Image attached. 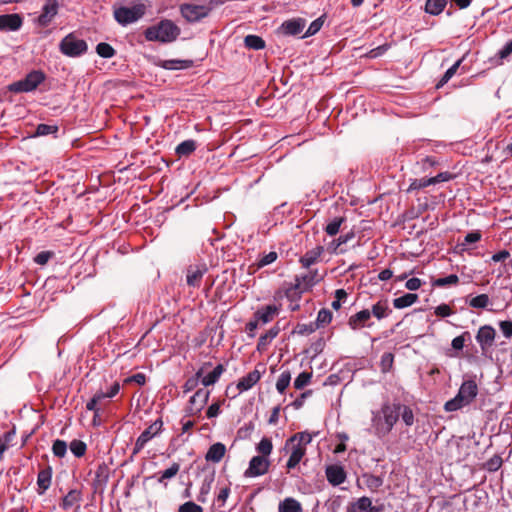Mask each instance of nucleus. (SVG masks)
Wrapping results in <instances>:
<instances>
[{
	"mask_svg": "<svg viewBox=\"0 0 512 512\" xmlns=\"http://www.w3.org/2000/svg\"><path fill=\"white\" fill-rule=\"evenodd\" d=\"M180 33V27L172 20L162 19L158 23L146 28L144 30V37L150 42L168 44L176 41Z\"/></svg>",
	"mask_w": 512,
	"mask_h": 512,
	"instance_id": "nucleus-1",
	"label": "nucleus"
},
{
	"mask_svg": "<svg viewBox=\"0 0 512 512\" xmlns=\"http://www.w3.org/2000/svg\"><path fill=\"white\" fill-rule=\"evenodd\" d=\"M478 394V386L474 379L464 380L456 396L447 401L444 408L448 412L457 411L473 402Z\"/></svg>",
	"mask_w": 512,
	"mask_h": 512,
	"instance_id": "nucleus-2",
	"label": "nucleus"
},
{
	"mask_svg": "<svg viewBox=\"0 0 512 512\" xmlns=\"http://www.w3.org/2000/svg\"><path fill=\"white\" fill-rule=\"evenodd\" d=\"M60 52L71 58L84 55L88 50V44L85 40L80 39L75 33H69L59 43Z\"/></svg>",
	"mask_w": 512,
	"mask_h": 512,
	"instance_id": "nucleus-3",
	"label": "nucleus"
},
{
	"mask_svg": "<svg viewBox=\"0 0 512 512\" xmlns=\"http://www.w3.org/2000/svg\"><path fill=\"white\" fill-rule=\"evenodd\" d=\"M45 80V74L40 70H33L28 73L24 79L13 82L7 89L14 93L31 92L35 90Z\"/></svg>",
	"mask_w": 512,
	"mask_h": 512,
	"instance_id": "nucleus-4",
	"label": "nucleus"
},
{
	"mask_svg": "<svg viewBox=\"0 0 512 512\" xmlns=\"http://www.w3.org/2000/svg\"><path fill=\"white\" fill-rule=\"evenodd\" d=\"M145 12L146 6L144 4H135L130 7L121 6L114 10V18L119 24L126 26L142 18Z\"/></svg>",
	"mask_w": 512,
	"mask_h": 512,
	"instance_id": "nucleus-5",
	"label": "nucleus"
},
{
	"mask_svg": "<svg viewBox=\"0 0 512 512\" xmlns=\"http://www.w3.org/2000/svg\"><path fill=\"white\" fill-rule=\"evenodd\" d=\"M317 277V271H310L302 276H296L295 277V283L289 287L285 295L288 299L293 302L295 299L299 298V290L300 289H308L312 286H314L319 280L316 279Z\"/></svg>",
	"mask_w": 512,
	"mask_h": 512,
	"instance_id": "nucleus-6",
	"label": "nucleus"
},
{
	"mask_svg": "<svg viewBox=\"0 0 512 512\" xmlns=\"http://www.w3.org/2000/svg\"><path fill=\"white\" fill-rule=\"evenodd\" d=\"M212 10V5H200L193 3H184L180 5V13L188 22H199L207 17Z\"/></svg>",
	"mask_w": 512,
	"mask_h": 512,
	"instance_id": "nucleus-7",
	"label": "nucleus"
},
{
	"mask_svg": "<svg viewBox=\"0 0 512 512\" xmlns=\"http://www.w3.org/2000/svg\"><path fill=\"white\" fill-rule=\"evenodd\" d=\"M496 331L491 325H483L478 329L475 336L477 343L480 346L481 354L487 356L495 341Z\"/></svg>",
	"mask_w": 512,
	"mask_h": 512,
	"instance_id": "nucleus-8",
	"label": "nucleus"
},
{
	"mask_svg": "<svg viewBox=\"0 0 512 512\" xmlns=\"http://www.w3.org/2000/svg\"><path fill=\"white\" fill-rule=\"evenodd\" d=\"M270 467V461L263 456H253L249 461V466L244 472L246 478L258 477L266 474Z\"/></svg>",
	"mask_w": 512,
	"mask_h": 512,
	"instance_id": "nucleus-9",
	"label": "nucleus"
},
{
	"mask_svg": "<svg viewBox=\"0 0 512 512\" xmlns=\"http://www.w3.org/2000/svg\"><path fill=\"white\" fill-rule=\"evenodd\" d=\"M208 272L206 263L191 264L186 269V283L189 287L199 288L203 276Z\"/></svg>",
	"mask_w": 512,
	"mask_h": 512,
	"instance_id": "nucleus-10",
	"label": "nucleus"
},
{
	"mask_svg": "<svg viewBox=\"0 0 512 512\" xmlns=\"http://www.w3.org/2000/svg\"><path fill=\"white\" fill-rule=\"evenodd\" d=\"M401 408L402 405L400 403L390 405L388 402H385L381 407L380 411L386 423L385 427L388 428L389 433L398 421Z\"/></svg>",
	"mask_w": 512,
	"mask_h": 512,
	"instance_id": "nucleus-11",
	"label": "nucleus"
},
{
	"mask_svg": "<svg viewBox=\"0 0 512 512\" xmlns=\"http://www.w3.org/2000/svg\"><path fill=\"white\" fill-rule=\"evenodd\" d=\"M209 396V390H206L204 388L198 389L189 400L190 407L187 410L188 414L192 415L199 413L207 404Z\"/></svg>",
	"mask_w": 512,
	"mask_h": 512,
	"instance_id": "nucleus-12",
	"label": "nucleus"
},
{
	"mask_svg": "<svg viewBox=\"0 0 512 512\" xmlns=\"http://www.w3.org/2000/svg\"><path fill=\"white\" fill-rule=\"evenodd\" d=\"M371 319V312L369 309H363L353 315H351L348 319V326L352 330H358L364 327H371L372 323L369 322Z\"/></svg>",
	"mask_w": 512,
	"mask_h": 512,
	"instance_id": "nucleus-13",
	"label": "nucleus"
},
{
	"mask_svg": "<svg viewBox=\"0 0 512 512\" xmlns=\"http://www.w3.org/2000/svg\"><path fill=\"white\" fill-rule=\"evenodd\" d=\"M23 19L19 14L0 15V31H17L21 28Z\"/></svg>",
	"mask_w": 512,
	"mask_h": 512,
	"instance_id": "nucleus-14",
	"label": "nucleus"
},
{
	"mask_svg": "<svg viewBox=\"0 0 512 512\" xmlns=\"http://www.w3.org/2000/svg\"><path fill=\"white\" fill-rule=\"evenodd\" d=\"M328 482L333 486H338L345 482L347 474L342 466L329 465L325 470Z\"/></svg>",
	"mask_w": 512,
	"mask_h": 512,
	"instance_id": "nucleus-15",
	"label": "nucleus"
},
{
	"mask_svg": "<svg viewBox=\"0 0 512 512\" xmlns=\"http://www.w3.org/2000/svg\"><path fill=\"white\" fill-rule=\"evenodd\" d=\"M287 448L290 449V456L286 463V469L289 473L299 465L306 454V449L296 444H290V446Z\"/></svg>",
	"mask_w": 512,
	"mask_h": 512,
	"instance_id": "nucleus-16",
	"label": "nucleus"
},
{
	"mask_svg": "<svg viewBox=\"0 0 512 512\" xmlns=\"http://www.w3.org/2000/svg\"><path fill=\"white\" fill-rule=\"evenodd\" d=\"M306 21L302 18H294L284 21L280 29L284 35L296 36L301 33L305 27Z\"/></svg>",
	"mask_w": 512,
	"mask_h": 512,
	"instance_id": "nucleus-17",
	"label": "nucleus"
},
{
	"mask_svg": "<svg viewBox=\"0 0 512 512\" xmlns=\"http://www.w3.org/2000/svg\"><path fill=\"white\" fill-rule=\"evenodd\" d=\"M59 5L44 4L36 23L40 27H47L53 18L58 14Z\"/></svg>",
	"mask_w": 512,
	"mask_h": 512,
	"instance_id": "nucleus-18",
	"label": "nucleus"
},
{
	"mask_svg": "<svg viewBox=\"0 0 512 512\" xmlns=\"http://www.w3.org/2000/svg\"><path fill=\"white\" fill-rule=\"evenodd\" d=\"M194 65V62L189 59L179 60V59H169V60H159L157 62V66L166 69V70H185L189 69Z\"/></svg>",
	"mask_w": 512,
	"mask_h": 512,
	"instance_id": "nucleus-19",
	"label": "nucleus"
},
{
	"mask_svg": "<svg viewBox=\"0 0 512 512\" xmlns=\"http://www.w3.org/2000/svg\"><path fill=\"white\" fill-rule=\"evenodd\" d=\"M372 500L367 496H362L355 501L348 503L346 512H372Z\"/></svg>",
	"mask_w": 512,
	"mask_h": 512,
	"instance_id": "nucleus-20",
	"label": "nucleus"
},
{
	"mask_svg": "<svg viewBox=\"0 0 512 512\" xmlns=\"http://www.w3.org/2000/svg\"><path fill=\"white\" fill-rule=\"evenodd\" d=\"M226 453V447L223 443L217 442L212 444L206 455L205 459L208 462L219 463Z\"/></svg>",
	"mask_w": 512,
	"mask_h": 512,
	"instance_id": "nucleus-21",
	"label": "nucleus"
},
{
	"mask_svg": "<svg viewBox=\"0 0 512 512\" xmlns=\"http://www.w3.org/2000/svg\"><path fill=\"white\" fill-rule=\"evenodd\" d=\"M52 479V468L50 466L41 469L37 476L38 493L44 494L49 489Z\"/></svg>",
	"mask_w": 512,
	"mask_h": 512,
	"instance_id": "nucleus-22",
	"label": "nucleus"
},
{
	"mask_svg": "<svg viewBox=\"0 0 512 512\" xmlns=\"http://www.w3.org/2000/svg\"><path fill=\"white\" fill-rule=\"evenodd\" d=\"M261 378V374L258 370L249 372L246 376L242 377L237 383V389L240 392L247 391L252 388Z\"/></svg>",
	"mask_w": 512,
	"mask_h": 512,
	"instance_id": "nucleus-23",
	"label": "nucleus"
},
{
	"mask_svg": "<svg viewBox=\"0 0 512 512\" xmlns=\"http://www.w3.org/2000/svg\"><path fill=\"white\" fill-rule=\"evenodd\" d=\"M372 428L374 434L378 438H383L389 434L388 428L385 427L386 423L383 419L381 411L372 412Z\"/></svg>",
	"mask_w": 512,
	"mask_h": 512,
	"instance_id": "nucleus-24",
	"label": "nucleus"
},
{
	"mask_svg": "<svg viewBox=\"0 0 512 512\" xmlns=\"http://www.w3.org/2000/svg\"><path fill=\"white\" fill-rule=\"evenodd\" d=\"M324 251L323 246H316L315 248L308 250L301 258L300 263L304 268H309L315 264Z\"/></svg>",
	"mask_w": 512,
	"mask_h": 512,
	"instance_id": "nucleus-25",
	"label": "nucleus"
},
{
	"mask_svg": "<svg viewBox=\"0 0 512 512\" xmlns=\"http://www.w3.org/2000/svg\"><path fill=\"white\" fill-rule=\"evenodd\" d=\"M278 314V308L275 305H267L258 309L254 313V318L263 324L270 322Z\"/></svg>",
	"mask_w": 512,
	"mask_h": 512,
	"instance_id": "nucleus-26",
	"label": "nucleus"
},
{
	"mask_svg": "<svg viewBox=\"0 0 512 512\" xmlns=\"http://www.w3.org/2000/svg\"><path fill=\"white\" fill-rule=\"evenodd\" d=\"M280 332V327L278 325L273 326L270 328L265 334L261 335L258 339L257 343V350L259 352H262L266 350L268 345L271 343V341L277 337V335Z\"/></svg>",
	"mask_w": 512,
	"mask_h": 512,
	"instance_id": "nucleus-27",
	"label": "nucleus"
},
{
	"mask_svg": "<svg viewBox=\"0 0 512 512\" xmlns=\"http://www.w3.org/2000/svg\"><path fill=\"white\" fill-rule=\"evenodd\" d=\"M226 368L223 364H218L210 373L202 377V385L208 387L218 382Z\"/></svg>",
	"mask_w": 512,
	"mask_h": 512,
	"instance_id": "nucleus-28",
	"label": "nucleus"
},
{
	"mask_svg": "<svg viewBox=\"0 0 512 512\" xmlns=\"http://www.w3.org/2000/svg\"><path fill=\"white\" fill-rule=\"evenodd\" d=\"M312 441V435L308 432H298L288 438L285 443V447H289L290 444L300 445L306 449V446Z\"/></svg>",
	"mask_w": 512,
	"mask_h": 512,
	"instance_id": "nucleus-29",
	"label": "nucleus"
},
{
	"mask_svg": "<svg viewBox=\"0 0 512 512\" xmlns=\"http://www.w3.org/2000/svg\"><path fill=\"white\" fill-rule=\"evenodd\" d=\"M278 511L279 512H303V509H302L301 503L298 500H296L292 497H287L279 503Z\"/></svg>",
	"mask_w": 512,
	"mask_h": 512,
	"instance_id": "nucleus-30",
	"label": "nucleus"
},
{
	"mask_svg": "<svg viewBox=\"0 0 512 512\" xmlns=\"http://www.w3.org/2000/svg\"><path fill=\"white\" fill-rule=\"evenodd\" d=\"M418 295L414 293H406L400 297H397L393 300V306L396 309H403L413 305L418 301Z\"/></svg>",
	"mask_w": 512,
	"mask_h": 512,
	"instance_id": "nucleus-31",
	"label": "nucleus"
},
{
	"mask_svg": "<svg viewBox=\"0 0 512 512\" xmlns=\"http://www.w3.org/2000/svg\"><path fill=\"white\" fill-rule=\"evenodd\" d=\"M355 234L353 231H350L346 234H343V235H340L337 239L331 241L328 246H327V250L331 253V254H337L338 253V249L341 245L343 244H346L348 243L350 240H352L354 238Z\"/></svg>",
	"mask_w": 512,
	"mask_h": 512,
	"instance_id": "nucleus-32",
	"label": "nucleus"
},
{
	"mask_svg": "<svg viewBox=\"0 0 512 512\" xmlns=\"http://www.w3.org/2000/svg\"><path fill=\"white\" fill-rule=\"evenodd\" d=\"M196 148V141L189 139L178 144L175 149V152L179 157H188L196 150Z\"/></svg>",
	"mask_w": 512,
	"mask_h": 512,
	"instance_id": "nucleus-33",
	"label": "nucleus"
},
{
	"mask_svg": "<svg viewBox=\"0 0 512 512\" xmlns=\"http://www.w3.org/2000/svg\"><path fill=\"white\" fill-rule=\"evenodd\" d=\"M81 501V491L77 489L70 490L62 499L60 504L64 510H69L74 504Z\"/></svg>",
	"mask_w": 512,
	"mask_h": 512,
	"instance_id": "nucleus-34",
	"label": "nucleus"
},
{
	"mask_svg": "<svg viewBox=\"0 0 512 512\" xmlns=\"http://www.w3.org/2000/svg\"><path fill=\"white\" fill-rule=\"evenodd\" d=\"M371 316H375L378 320L386 318L391 310L389 309L387 300H380L372 306L370 310Z\"/></svg>",
	"mask_w": 512,
	"mask_h": 512,
	"instance_id": "nucleus-35",
	"label": "nucleus"
},
{
	"mask_svg": "<svg viewBox=\"0 0 512 512\" xmlns=\"http://www.w3.org/2000/svg\"><path fill=\"white\" fill-rule=\"evenodd\" d=\"M163 426V421L161 418L155 420L148 428H146L139 437H141L146 442L150 441L154 436L161 432Z\"/></svg>",
	"mask_w": 512,
	"mask_h": 512,
	"instance_id": "nucleus-36",
	"label": "nucleus"
},
{
	"mask_svg": "<svg viewBox=\"0 0 512 512\" xmlns=\"http://www.w3.org/2000/svg\"><path fill=\"white\" fill-rule=\"evenodd\" d=\"M447 5V0H427L425 3V12L437 16Z\"/></svg>",
	"mask_w": 512,
	"mask_h": 512,
	"instance_id": "nucleus-37",
	"label": "nucleus"
},
{
	"mask_svg": "<svg viewBox=\"0 0 512 512\" xmlns=\"http://www.w3.org/2000/svg\"><path fill=\"white\" fill-rule=\"evenodd\" d=\"M180 470V465L178 463H173L168 469L159 472L157 481L162 484L164 487H167V479H171L175 477Z\"/></svg>",
	"mask_w": 512,
	"mask_h": 512,
	"instance_id": "nucleus-38",
	"label": "nucleus"
},
{
	"mask_svg": "<svg viewBox=\"0 0 512 512\" xmlns=\"http://www.w3.org/2000/svg\"><path fill=\"white\" fill-rule=\"evenodd\" d=\"M462 63V59H459L456 61L449 69L446 70V72L443 74L441 79L436 84V89H440L443 87L448 81L456 74L458 68L460 67Z\"/></svg>",
	"mask_w": 512,
	"mask_h": 512,
	"instance_id": "nucleus-39",
	"label": "nucleus"
},
{
	"mask_svg": "<svg viewBox=\"0 0 512 512\" xmlns=\"http://www.w3.org/2000/svg\"><path fill=\"white\" fill-rule=\"evenodd\" d=\"M245 46L253 50H261L265 47V41L257 35H247L244 39Z\"/></svg>",
	"mask_w": 512,
	"mask_h": 512,
	"instance_id": "nucleus-40",
	"label": "nucleus"
},
{
	"mask_svg": "<svg viewBox=\"0 0 512 512\" xmlns=\"http://www.w3.org/2000/svg\"><path fill=\"white\" fill-rule=\"evenodd\" d=\"M365 484L372 492L377 491L383 485V479L380 476L373 474H364Z\"/></svg>",
	"mask_w": 512,
	"mask_h": 512,
	"instance_id": "nucleus-41",
	"label": "nucleus"
},
{
	"mask_svg": "<svg viewBox=\"0 0 512 512\" xmlns=\"http://www.w3.org/2000/svg\"><path fill=\"white\" fill-rule=\"evenodd\" d=\"M468 304L472 308L485 309L490 304V299L487 294H480L468 300Z\"/></svg>",
	"mask_w": 512,
	"mask_h": 512,
	"instance_id": "nucleus-42",
	"label": "nucleus"
},
{
	"mask_svg": "<svg viewBox=\"0 0 512 512\" xmlns=\"http://www.w3.org/2000/svg\"><path fill=\"white\" fill-rule=\"evenodd\" d=\"M256 450L260 454L259 456L267 458L273 450V444L271 439L268 437H263L261 441L258 443Z\"/></svg>",
	"mask_w": 512,
	"mask_h": 512,
	"instance_id": "nucleus-43",
	"label": "nucleus"
},
{
	"mask_svg": "<svg viewBox=\"0 0 512 512\" xmlns=\"http://www.w3.org/2000/svg\"><path fill=\"white\" fill-rule=\"evenodd\" d=\"M394 363V355L391 352H385L381 356L380 369L381 372L386 374L392 370Z\"/></svg>",
	"mask_w": 512,
	"mask_h": 512,
	"instance_id": "nucleus-44",
	"label": "nucleus"
},
{
	"mask_svg": "<svg viewBox=\"0 0 512 512\" xmlns=\"http://www.w3.org/2000/svg\"><path fill=\"white\" fill-rule=\"evenodd\" d=\"M96 52L102 58H112L116 54L115 49L105 42L97 44Z\"/></svg>",
	"mask_w": 512,
	"mask_h": 512,
	"instance_id": "nucleus-45",
	"label": "nucleus"
},
{
	"mask_svg": "<svg viewBox=\"0 0 512 512\" xmlns=\"http://www.w3.org/2000/svg\"><path fill=\"white\" fill-rule=\"evenodd\" d=\"M332 320V312L328 309H321L318 312L317 319L314 322L317 325V328H321L329 324Z\"/></svg>",
	"mask_w": 512,
	"mask_h": 512,
	"instance_id": "nucleus-46",
	"label": "nucleus"
},
{
	"mask_svg": "<svg viewBox=\"0 0 512 512\" xmlns=\"http://www.w3.org/2000/svg\"><path fill=\"white\" fill-rule=\"evenodd\" d=\"M466 341H471V334L469 331H464L461 335L455 337L451 342V346L454 350L461 351L464 348Z\"/></svg>",
	"mask_w": 512,
	"mask_h": 512,
	"instance_id": "nucleus-47",
	"label": "nucleus"
},
{
	"mask_svg": "<svg viewBox=\"0 0 512 512\" xmlns=\"http://www.w3.org/2000/svg\"><path fill=\"white\" fill-rule=\"evenodd\" d=\"M291 381V374L289 371H284L280 374L277 382L276 389L280 394H283Z\"/></svg>",
	"mask_w": 512,
	"mask_h": 512,
	"instance_id": "nucleus-48",
	"label": "nucleus"
},
{
	"mask_svg": "<svg viewBox=\"0 0 512 512\" xmlns=\"http://www.w3.org/2000/svg\"><path fill=\"white\" fill-rule=\"evenodd\" d=\"M345 221V218L343 217H335L331 222H329L325 227V232L329 236H335L342 225V223Z\"/></svg>",
	"mask_w": 512,
	"mask_h": 512,
	"instance_id": "nucleus-49",
	"label": "nucleus"
},
{
	"mask_svg": "<svg viewBox=\"0 0 512 512\" xmlns=\"http://www.w3.org/2000/svg\"><path fill=\"white\" fill-rule=\"evenodd\" d=\"M69 447L73 455L76 457L84 456L87 450V445L85 444V442L77 439L71 441Z\"/></svg>",
	"mask_w": 512,
	"mask_h": 512,
	"instance_id": "nucleus-50",
	"label": "nucleus"
},
{
	"mask_svg": "<svg viewBox=\"0 0 512 512\" xmlns=\"http://www.w3.org/2000/svg\"><path fill=\"white\" fill-rule=\"evenodd\" d=\"M324 24V16H320L319 18L315 19L306 30L305 34L302 36V38L310 37L315 35L323 26Z\"/></svg>",
	"mask_w": 512,
	"mask_h": 512,
	"instance_id": "nucleus-51",
	"label": "nucleus"
},
{
	"mask_svg": "<svg viewBox=\"0 0 512 512\" xmlns=\"http://www.w3.org/2000/svg\"><path fill=\"white\" fill-rule=\"evenodd\" d=\"M52 452L56 457H64L67 452V443L64 440L56 439L52 445Z\"/></svg>",
	"mask_w": 512,
	"mask_h": 512,
	"instance_id": "nucleus-52",
	"label": "nucleus"
},
{
	"mask_svg": "<svg viewBox=\"0 0 512 512\" xmlns=\"http://www.w3.org/2000/svg\"><path fill=\"white\" fill-rule=\"evenodd\" d=\"M317 325L314 322L308 323V324H297L295 329L293 330V333L299 334V335H310L315 330H317Z\"/></svg>",
	"mask_w": 512,
	"mask_h": 512,
	"instance_id": "nucleus-53",
	"label": "nucleus"
},
{
	"mask_svg": "<svg viewBox=\"0 0 512 512\" xmlns=\"http://www.w3.org/2000/svg\"><path fill=\"white\" fill-rule=\"evenodd\" d=\"M459 282V278L456 274H450L446 277L438 278L433 282L434 286L445 287L447 285H455Z\"/></svg>",
	"mask_w": 512,
	"mask_h": 512,
	"instance_id": "nucleus-54",
	"label": "nucleus"
},
{
	"mask_svg": "<svg viewBox=\"0 0 512 512\" xmlns=\"http://www.w3.org/2000/svg\"><path fill=\"white\" fill-rule=\"evenodd\" d=\"M311 377H312V373H310V372L304 371V372L300 373L294 381V387L298 390L303 389L306 385L309 384Z\"/></svg>",
	"mask_w": 512,
	"mask_h": 512,
	"instance_id": "nucleus-55",
	"label": "nucleus"
},
{
	"mask_svg": "<svg viewBox=\"0 0 512 512\" xmlns=\"http://www.w3.org/2000/svg\"><path fill=\"white\" fill-rule=\"evenodd\" d=\"M58 126L56 125H48V124H39L35 131V136H46L49 134L57 133Z\"/></svg>",
	"mask_w": 512,
	"mask_h": 512,
	"instance_id": "nucleus-56",
	"label": "nucleus"
},
{
	"mask_svg": "<svg viewBox=\"0 0 512 512\" xmlns=\"http://www.w3.org/2000/svg\"><path fill=\"white\" fill-rule=\"evenodd\" d=\"M277 258L278 254L275 251H271L268 254L263 255L256 263V266L258 269L263 268L275 262Z\"/></svg>",
	"mask_w": 512,
	"mask_h": 512,
	"instance_id": "nucleus-57",
	"label": "nucleus"
},
{
	"mask_svg": "<svg viewBox=\"0 0 512 512\" xmlns=\"http://www.w3.org/2000/svg\"><path fill=\"white\" fill-rule=\"evenodd\" d=\"M503 463L502 458L499 455H494L491 457L484 465L485 469L489 472H495L501 468Z\"/></svg>",
	"mask_w": 512,
	"mask_h": 512,
	"instance_id": "nucleus-58",
	"label": "nucleus"
},
{
	"mask_svg": "<svg viewBox=\"0 0 512 512\" xmlns=\"http://www.w3.org/2000/svg\"><path fill=\"white\" fill-rule=\"evenodd\" d=\"M428 181H429V178H421V179L411 180V183L407 189V192L410 193L415 190H420V189L430 186L431 183Z\"/></svg>",
	"mask_w": 512,
	"mask_h": 512,
	"instance_id": "nucleus-59",
	"label": "nucleus"
},
{
	"mask_svg": "<svg viewBox=\"0 0 512 512\" xmlns=\"http://www.w3.org/2000/svg\"><path fill=\"white\" fill-rule=\"evenodd\" d=\"M401 410H402V412L400 415H401L403 422L407 426H412L414 424V413H413L412 409L409 406L402 405Z\"/></svg>",
	"mask_w": 512,
	"mask_h": 512,
	"instance_id": "nucleus-60",
	"label": "nucleus"
},
{
	"mask_svg": "<svg viewBox=\"0 0 512 512\" xmlns=\"http://www.w3.org/2000/svg\"><path fill=\"white\" fill-rule=\"evenodd\" d=\"M53 251H41L34 257V262L38 265H45L48 263V261L54 257Z\"/></svg>",
	"mask_w": 512,
	"mask_h": 512,
	"instance_id": "nucleus-61",
	"label": "nucleus"
},
{
	"mask_svg": "<svg viewBox=\"0 0 512 512\" xmlns=\"http://www.w3.org/2000/svg\"><path fill=\"white\" fill-rule=\"evenodd\" d=\"M454 178V175L450 172H441L434 177H430L429 181L431 185H436L441 182H447Z\"/></svg>",
	"mask_w": 512,
	"mask_h": 512,
	"instance_id": "nucleus-62",
	"label": "nucleus"
},
{
	"mask_svg": "<svg viewBox=\"0 0 512 512\" xmlns=\"http://www.w3.org/2000/svg\"><path fill=\"white\" fill-rule=\"evenodd\" d=\"M178 512H203V508L192 501H188L179 506Z\"/></svg>",
	"mask_w": 512,
	"mask_h": 512,
	"instance_id": "nucleus-63",
	"label": "nucleus"
},
{
	"mask_svg": "<svg viewBox=\"0 0 512 512\" xmlns=\"http://www.w3.org/2000/svg\"><path fill=\"white\" fill-rule=\"evenodd\" d=\"M498 326H499L500 331L506 338L512 337V321L511 320L500 321Z\"/></svg>",
	"mask_w": 512,
	"mask_h": 512,
	"instance_id": "nucleus-64",
	"label": "nucleus"
}]
</instances>
